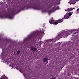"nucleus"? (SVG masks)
Instances as JSON below:
<instances>
[{"label": "nucleus", "mask_w": 79, "mask_h": 79, "mask_svg": "<svg viewBox=\"0 0 79 79\" xmlns=\"http://www.w3.org/2000/svg\"><path fill=\"white\" fill-rule=\"evenodd\" d=\"M77 12L78 13H79V9H77Z\"/></svg>", "instance_id": "15"}, {"label": "nucleus", "mask_w": 79, "mask_h": 79, "mask_svg": "<svg viewBox=\"0 0 79 79\" xmlns=\"http://www.w3.org/2000/svg\"><path fill=\"white\" fill-rule=\"evenodd\" d=\"M17 53L18 54H19V53H20V51H18L17 52Z\"/></svg>", "instance_id": "13"}, {"label": "nucleus", "mask_w": 79, "mask_h": 79, "mask_svg": "<svg viewBox=\"0 0 79 79\" xmlns=\"http://www.w3.org/2000/svg\"><path fill=\"white\" fill-rule=\"evenodd\" d=\"M76 31V30L75 29L67 31V32L66 31H64L61 34L59 33L58 35L56 36V37L55 39H50V40H46V41L45 42V44L48 45H49V43L51 42L52 41V42H56V40H59L60 37H66L68 35H69L70 33H72V32H75Z\"/></svg>", "instance_id": "1"}, {"label": "nucleus", "mask_w": 79, "mask_h": 79, "mask_svg": "<svg viewBox=\"0 0 79 79\" xmlns=\"http://www.w3.org/2000/svg\"><path fill=\"white\" fill-rule=\"evenodd\" d=\"M51 79H56L55 78H52Z\"/></svg>", "instance_id": "21"}, {"label": "nucleus", "mask_w": 79, "mask_h": 79, "mask_svg": "<svg viewBox=\"0 0 79 79\" xmlns=\"http://www.w3.org/2000/svg\"><path fill=\"white\" fill-rule=\"evenodd\" d=\"M20 71V72H21V71Z\"/></svg>", "instance_id": "26"}, {"label": "nucleus", "mask_w": 79, "mask_h": 79, "mask_svg": "<svg viewBox=\"0 0 79 79\" xmlns=\"http://www.w3.org/2000/svg\"><path fill=\"white\" fill-rule=\"evenodd\" d=\"M31 49L33 51H36V50H37L36 48H34L33 47H31Z\"/></svg>", "instance_id": "8"}, {"label": "nucleus", "mask_w": 79, "mask_h": 79, "mask_svg": "<svg viewBox=\"0 0 79 79\" xmlns=\"http://www.w3.org/2000/svg\"><path fill=\"white\" fill-rule=\"evenodd\" d=\"M74 8H71L69 9V8L67 9V10H65V11H71L73 10V9H74Z\"/></svg>", "instance_id": "7"}, {"label": "nucleus", "mask_w": 79, "mask_h": 79, "mask_svg": "<svg viewBox=\"0 0 79 79\" xmlns=\"http://www.w3.org/2000/svg\"><path fill=\"white\" fill-rule=\"evenodd\" d=\"M20 71V72H21V71Z\"/></svg>", "instance_id": "27"}, {"label": "nucleus", "mask_w": 79, "mask_h": 79, "mask_svg": "<svg viewBox=\"0 0 79 79\" xmlns=\"http://www.w3.org/2000/svg\"><path fill=\"white\" fill-rule=\"evenodd\" d=\"M52 19H53V18Z\"/></svg>", "instance_id": "28"}, {"label": "nucleus", "mask_w": 79, "mask_h": 79, "mask_svg": "<svg viewBox=\"0 0 79 79\" xmlns=\"http://www.w3.org/2000/svg\"><path fill=\"white\" fill-rule=\"evenodd\" d=\"M20 71V72H21V71Z\"/></svg>", "instance_id": "25"}, {"label": "nucleus", "mask_w": 79, "mask_h": 79, "mask_svg": "<svg viewBox=\"0 0 79 79\" xmlns=\"http://www.w3.org/2000/svg\"><path fill=\"white\" fill-rule=\"evenodd\" d=\"M57 45H58V44H57L56 45V44H55V47H56V46H57Z\"/></svg>", "instance_id": "19"}, {"label": "nucleus", "mask_w": 79, "mask_h": 79, "mask_svg": "<svg viewBox=\"0 0 79 79\" xmlns=\"http://www.w3.org/2000/svg\"><path fill=\"white\" fill-rule=\"evenodd\" d=\"M20 71V72H21V71Z\"/></svg>", "instance_id": "24"}, {"label": "nucleus", "mask_w": 79, "mask_h": 79, "mask_svg": "<svg viewBox=\"0 0 79 79\" xmlns=\"http://www.w3.org/2000/svg\"><path fill=\"white\" fill-rule=\"evenodd\" d=\"M2 61H3V63H5V62H6V61H5V59H3L2 60Z\"/></svg>", "instance_id": "14"}, {"label": "nucleus", "mask_w": 79, "mask_h": 79, "mask_svg": "<svg viewBox=\"0 0 79 79\" xmlns=\"http://www.w3.org/2000/svg\"><path fill=\"white\" fill-rule=\"evenodd\" d=\"M44 29H42V30L40 32H39V31L37 32V35H42L43 34H45V33H44Z\"/></svg>", "instance_id": "3"}, {"label": "nucleus", "mask_w": 79, "mask_h": 79, "mask_svg": "<svg viewBox=\"0 0 79 79\" xmlns=\"http://www.w3.org/2000/svg\"><path fill=\"white\" fill-rule=\"evenodd\" d=\"M49 23L50 24H55L56 25V24H58V23L55 22V20H52H52H49Z\"/></svg>", "instance_id": "4"}, {"label": "nucleus", "mask_w": 79, "mask_h": 79, "mask_svg": "<svg viewBox=\"0 0 79 79\" xmlns=\"http://www.w3.org/2000/svg\"><path fill=\"white\" fill-rule=\"evenodd\" d=\"M63 19H59L57 21L58 23H62V22H63Z\"/></svg>", "instance_id": "10"}, {"label": "nucleus", "mask_w": 79, "mask_h": 79, "mask_svg": "<svg viewBox=\"0 0 79 79\" xmlns=\"http://www.w3.org/2000/svg\"><path fill=\"white\" fill-rule=\"evenodd\" d=\"M7 64H9V66H10V60H9V61H7Z\"/></svg>", "instance_id": "11"}, {"label": "nucleus", "mask_w": 79, "mask_h": 79, "mask_svg": "<svg viewBox=\"0 0 79 79\" xmlns=\"http://www.w3.org/2000/svg\"><path fill=\"white\" fill-rule=\"evenodd\" d=\"M58 9H59V7H57L56 9L57 10H58Z\"/></svg>", "instance_id": "18"}, {"label": "nucleus", "mask_w": 79, "mask_h": 79, "mask_svg": "<svg viewBox=\"0 0 79 79\" xmlns=\"http://www.w3.org/2000/svg\"><path fill=\"white\" fill-rule=\"evenodd\" d=\"M0 17L1 18H10V15L9 16H6V15H1Z\"/></svg>", "instance_id": "6"}, {"label": "nucleus", "mask_w": 79, "mask_h": 79, "mask_svg": "<svg viewBox=\"0 0 79 79\" xmlns=\"http://www.w3.org/2000/svg\"><path fill=\"white\" fill-rule=\"evenodd\" d=\"M77 1V0H71L69 2H68V3H70V5H71V4H75L76 3V2Z\"/></svg>", "instance_id": "5"}, {"label": "nucleus", "mask_w": 79, "mask_h": 79, "mask_svg": "<svg viewBox=\"0 0 79 79\" xmlns=\"http://www.w3.org/2000/svg\"><path fill=\"white\" fill-rule=\"evenodd\" d=\"M33 34H34L35 35V34H37V32H35Z\"/></svg>", "instance_id": "17"}, {"label": "nucleus", "mask_w": 79, "mask_h": 79, "mask_svg": "<svg viewBox=\"0 0 79 79\" xmlns=\"http://www.w3.org/2000/svg\"><path fill=\"white\" fill-rule=\"evenodd\" d=\"M77 33H78V32H77H77H75L74 34H77Z\"/></svg>", "instance_id": "16"}, {"label": "nucleus", "mask_w": 79, "mask_h": 79, "mask_svg": "<svg viewBox=\"0 0 79 79\" xmlns=\"http://www.w3.org/2000/svg\"><path fill=\"white\" fill-rule=\"evenodd\" d=\"M43 13H44V12H45V10H44H44L43 11Z\"/></svg>", "instance_id": "20"}, {"label": "nucleus", "mask_w": 79, "mask_h": 79, "mask_svg": "<svg viewBox=\"0 0 79 79\" xmlns=\"http://www.w3.org/2000/svg\"><path fill=\"white\" fill-rule=\"evenodd\" d=\"M72 13H73L71 12L68 14H66L64 17V18L65 19H68V18H69V16H71Z\"/></svg>", "instance_id": "2"}, {"label": "nucleus", "mask_w": 79, "mask_h": 79, "mask_svg": "<svg viewBox=\"0 0 79 79\" xmlns=\"http://www.w3.org/2000/svg\"><path fill=\"white\" fill-rule=\"evenodd\" d=\"M52 10H54V11H55V10H56L55 9V8H53Z\"/></svg>", "instance_id": "22"}, {"label": "nucleus", "mask_w": 79, "mask_h": 79, "mask_svg": "<svg viewBox=\"0 0 79 79\" xmlns=\"http://www.w3.org/2000/svg\"><path fill=\"white\" fill-rule=\"evenodd\" d=\"M21 72L22 73H23V72Z\"/></svg>", "instance_id": "23"}, {"label": "nucleus", "mask_w": 79, "mask_h": 79, "mask_svg": "<svg viewBox=\"0 0 79 79\" xmlns=\"http://www.w3.org/2000/svg\"><path fill=\"white\" fill-rule=\"evenodd\" d=\"M48 61V58H44L43 59V61L45 63L47 62Z\"/></svg>", "instance_id": "9"}, {"label": "nucleus", "mask_w": 79, "mask_h": 79, "mask_svg": "<svg viewBox=\"0 0 79 79\" xmlns=\"http://www.w3.org/2000/svg\"><path fill=\"white\" fill-rule=\"evenodd\" d=\"M15 14L14 13H13L12 15L10 16V19H13V15Z\"/></svg>", "instance_id": "12"}]
</instances>
